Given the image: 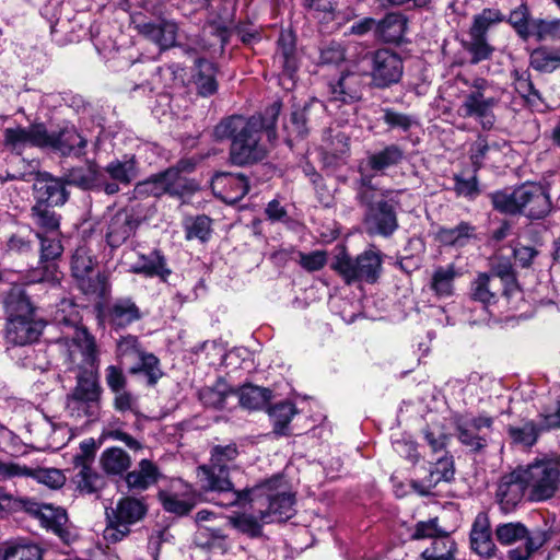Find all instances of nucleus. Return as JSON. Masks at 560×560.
<instances>
[{"label": "nucleus", "instance_id": "1", "mask_svg": "<svg viewBox=\"0 0 560 560\" xmlns=\"http://www.w3.org/2000/svg\"><path fill=\"white\" fill-rule=\"evenodd\" d=\"M238 456L236 444L217 445L211 451V464L199 467L198 478L206 490L217 492L222 499L218 502L222 506L252 502L265 521L275 514L285 517L290 514L292 498L288 487L280 476L266 480L250 489L235 490L229 479V470Z\"/></svg>", "mask_w": 560, "mask_h": 560}, {"label": "nucleus", "instance_id": "2", "mask_svg": "<svg viewBox=\"0 0 560 560\" xmlns=\"http://www.w3.org/2000/svg\"><path fill=\"white\" fill-rule=\"evenodd\" d=\"M281 112V103L273 102L264 116H231L223 119L214 128L218 140L231 139L230 161L237 166H244L262 161L267 149L260 143L265 130L270 142L277 138L276 124Z\"/></svg>", "mask_w": 560, "mask_h": 560}, {"label": "nucleus", "instance_id": "3", "mask_svg": "<svg viewBox=\"0 0 560 560\" xmlns=\"http://www.w3.org/2000/svg\"><path fill=\"white\" fill-rule=\"evenodd\" d=\"M103 388L94 371H81L74 387L66 396V412L77 422L92 423L100 419Z\"/></svg>", "mask_w": 560, "mask_h": 560}, {"label": "nucleus", "instance_id": "4", "mask_svg": "<svg viewBox=\"0 0 560 560\" xmlns=\"http://www.w3.org/2000/svg\"><path fill=\"white\" fill-rule=\"evenodd\" d=\"M467 91L458 113L464 118H474L483 129H491L495 121L494 108L501 102L502 90L493 81L476 78L465 81Z\"/></svg>", "mask_w": 560, "mask_h": 560}, {"label": "nucleus", "instance_id": "5", "mask_svg": "<svg viewBox=\"0 0 560 560\" xmlns=\"http://www.w3.org/2000/svg\"><path fill=\"white\" fill-rule=\"evenodd\" d=\"M497 540L503 546L522 541L523 545L508 551L509 560H529L548 540V534L541 528L529 530L521 522L499 524L494 529Z\"/></svg>", "mask_w": 560, "mask_h": 560}, {"label": "nucleus", "instance_id": "6", "mask_svg": "<svg viewBox=\"0 0 560 560\" xmlns=\"http://www.w3.org/2000/svg\"><path fill=\"white\" fill-rule=\"evenodd\" d=\"M364 226L369 235L392 236L399 228L397 210L400 207L398 192L383 190L380 198L362 205Z\"/></svg>", "mask_w": 560, "mask_h": 560}, {"label": "nucleus", "instance_id": "7", "mask_svg": "<svg viewBox=\"0 0 560 560\" xmlns=\"http://www.w3.org/2000/svg\"><path fill=\"white\" fill-rule=\"evenodd\" d=\"M533 502H544L555 497L560 489V458H545L522 469Z\"/></svg>", "mask_w": 560, "mask_h": 560}, {"label": "nucleus", "instance_id": "8", "mask_svg": "<svg viewBox=\"0 0 560 560\" xmlns=\"http://www.w3.org/2000/svg\"><path fill=\"white\" fill-rule=\"evenodd\" d=\"M382 264L380 252L365 250L354 258L343 252L336 256L331 268L347 284L374 283L380 278Z\"/></svg>", "mask_w": 560, "mask_h": 560}, {"label": "nucleus", "instance_id": "9", "mask_svg": "<svg viewBox=\"0 0 560 560\" xmlns=\"http://www.w3.org/2000/svg\"><path fill=\"white\" fill-rule=\"evenodd\" d=\"M56 346L68 370L93 371L97 363L95 338L85 328L75 329L71 338H61Z\"/></svg>", "mask_w": 560, "mask_h": 560}, {"label": "nucleus", "instance_id": "10", "mask_svg": "<svg viewBox=\"0 0 560 560\" xmlns=\"http://www.w3.org/2000/svg\"><path fill=\"white\" fill-rule=\"evenodd\" d=\"M492 427L493 418L483 415L458 417L455 421L458 441L474 453H480L488 446Z\"/></svg>", "mask_w": 560, "mask_h": 560}, {"label": "nucleus", "instance_id": "11", "mask_svg": "<svg viewBox=\"0 0 560 560\" xmlns=\"http://www.w3.org/2000/svg\"><path fill=\"white\" fill-rule=\"evenodd\" d=\"M21 477L32 478L50 489H59L66 482L63 472L57 468L26 466L0 458V481H8Z\"/></svg>", "mask_w": 560, "mask_h": 560}, {"label": "nucleus", "instance_id": "12", "mask_svg": "<svg viewBox=\"0 0 560 560\" xmlns=\"http://www.w3.org/2000/svg\"><path fill=\"white\" fill-rule=\"evenodd\" d=\"M371 78L375 88L385 89L402 77L404 63L400 56L389 49L383 48L371 54Z\"/></svg>", "mask_w": 560, "mask_h": 560}, {"label": "nucleus", "instance_id": "13", "mask_svg": "<svg viewBox=\"0 0 560 560\" xmlns=\"http://www.w3.org/2000/svg\"><path fill=\"white\" fill-rule=\"evenodd\" d=\"M521 201V214L532 220L548 215L552 203L548 190L539 184H523L516 194Z\"/></svg>", "mask_w": 560, "mask_h": 560}, {"label": "nucleus", "instance_id": "14", "mask_svg": "<svg viewBox=\"0 0 560 560\" xmlns=\"http://www.w3.org/2000/svg\"><path fill=\"white\" fill-rule=\"evenodd\" d=\"M104 320L114 330L126 329L142 318L140 307L129 296L114 299L103 311Z\"/></svg>", "mask_w": 560, "mask_h": 560}, {"label": "nucleus", "instance_id": "15", "mask_svg": "<svg viewBox=\"0 0 560 560\" xmlns=\"http://www.w3.org/2000/svg\"><path fill=\"white\" fill-rule=\"evenodd\" d=\"M44 327V320L36 315L7 318L5 340L13 346L32 343L39 338Z\"/></svg>", "mask_w": 560, "mask_h": 560}, {"label": "nucleus", "instance_id": "16", "mask_svg": "<svg viewBox=\"0 0 560 560\" xmlns=\"http://www.w3.org/2000/svg\"><path fill=\"white\" fill-rule=\"evenodd\" d=\"M523 470H514L501 477L495 498L500 509L510 513L522 502L527 488Z\"/></svg>", "mask_w": 560, "mask_h": 560}, {"label": "nucleus", "instance_id": "17", "mask_svg": "<svg viewBox=\"0 0 560 560\" xmlns=\"http://www.w3.org/2000/svg\"><path fill=\"white\" fill-rule=\"evenodd\" d=\"M44 142L43 148H49L62 155L74 154L77 156L84 153L88 143L73 126H66L58 131L50 132L45 127Z\"/></svg>", "mask_w": 560, "mask_h": 560}, {"label": "nucleus", "instance_id": "18", "mask_svg": "<svg viewBox=\"0 0 560 560\" xmlns=\"http://www.w3.org/2000/svg\"><path fill=\"white\" fill-rule=\"evenodd\" d=\"M212 191L224 202L233 205L249 190L248 179L241 173H217L211 180Z\"/></svg>", "mask_w": 560, "mask_h": 560}, {"label": "nucleus", "instance_id": "19", "mask_svg": "<svg viewBox=\"0 0 560 560\" xmlns=\"http://www.w3.org/2000/svg\"><path fill=\"white\" fill-rule=\"evenodd\" d=\"M288 492L290 493V495L292 498L291 511L288 516L278 517L275 514L273 516H270L269 521H265V520H262L260 513L258 511H255V509L252 506V502L249 500H246L242 503L232 504L231 506L237 505V506L245 508L246 505H248L250 513L249 514L243 513V514L232 516L229 518V522L231 523V525L234 528H236L241 533L246 534L249 537H258L261 535L260 522L266 523V524L273 523V522H284L293 516L295 498H294V494L291 493L289 490H288Z\"/></svg>", "mask_w": 560, "mask_h": 560}, {"label": "nucleus", "instance_id": "20", "mask_svg": "<svg viewBox=\"0 0 560 560\" xmlns=\"http://www.w3.org/2000/svg\"><path fill=\"white\" fill-rule=\"evenodd\" d=\"M273 63L281 69L280 78L293 82L299 68L295 36L290 31H282L277 40Z\"/></svg>", "mask_w": 560, "mask_h": 560}, {"label": "nucleus", "instance_id": "21", "mask_svg": "<svg viewBox=\"0 0 560 560\" xmlns=\"http://www.w3.org/2000/svg\"><path fill=\"white\" fill-rule=\"evenodd\" d=\"M35 203L40 206H62L68 199L65 183L48 173L37 176L33 184Z\"/></svg>", "mask_w": 560, "mask_h": 560}, {"label": "nucleus", "instance_id": "22", "mask_svg": "<svg viewBox=\"0 0 560 560\" xmlns=\"http://www.w3.org/2000/svg\"><path fill=\"white\" fill-rule=\"evenodd\" d=\"M3 141L7 148L18 154H21L28 145L43 148L45 143V125L34 124L28 127L8 128L4 131Z\"/></svg>", "mask_w": 560, "mask_h": 560}, {"label": "nucleus", "instance_id": "23", "mask_svg": "<svg viewBox=\"0 0 560 560\" xmlns=\"http://www.w3.org/2000/svg\"><path fill=\"white\" fill-rule=\"evenodd\" d=\"M454 478V465L451 457H444L433 464L428 475L411 481V488L420 495L435 494L434 489L440 482H450Z\"/></svg>", "mask_w": 560, "mask_h": 560}, {"label": "nucleus", "instance_id": "24", "mask_svg": "<svg viewBox=\"0 0 560 560\" xmlns=\"http://www.w3.org/2000/svg\"><path fill=\"white\" fill-rule=\"evenodd\" d=\"M470 547L474 552L482 558H492L497 546L491 534L490 520L487 513L480 512L474 520L470 534Z\"/></svg>", "mask_w": 560, "mask_h": 560}, {"label": "nucleus", "instance_id": "25", "mask_svg": "<svg viewBox=\"0 0 560 560\" xmlns=\"http://www.w3.org/2000/svg\"><path fill=\"white\" fill-rule=\"evenodd\" d=\"M325 106L323 102L313 100L303 106H293L289 119L284 122V129L289 137L298 139L305 138L310 132V124L312 122V114L324 113Z\"/></svg>", "mask_w": 560, "mask_h": 560}, {"label": "nucleus", "instance_id": "26", "mask_svg": "<svg viewBox=\"0 0 560 560\" xmlns=\"http://www.w3.org/2000/svg\"><path fill=\"white\" fill-rule=\"evenodd\" d=\"M138 221L133 213L127 209L117 211L108 221L106 242L113 247L122 245L136 231Z\"/></svg>", "mask_w": 560, "mask_h": 560}, {"label": "nucleus", "instance_id": "27", "mask_svg": "<svg viewBox=\"0 0 560 560\" xmlns=\"http://www.w3.org/2000/svg\"><path fill=\"white\" fill-rule=\"evenodd\" d=\"M133 23L141 35L155 43L161 49H167L175 44L177 25L174 22L166 20L138 22L137 18H133Z\"/></svg>", "mask_w": 560, "mask_h": 560}, {"label": "nucleus", "instance_id": "28", "mask_svg": "<svg viewBox=\"0 0 560 560\" xmlns=\"http://www.w3.org/2000/svg\"><path fill=\"white\" fill-rule=\"evenodd\" d=\"M96 259L86 245H80L71 258L72 276L80 282L85 293L93 292L95 285L92 283Z\"/></svg>", "mask_w": 560, "mask_h": 560}, {"label": "nucleus", "instance_id": "29", "mask_svg": "<svg viewBox=\"0 0 560 560\" xmlns=\"http://www.w3.org/2000/svg\"><path fill=\"white\" fill-rule=\"evenodd\" d=\"M511 288H501L499 279L488 276V273H479L471 282L470 298L483 305L485 310L494 304L500 293L510 294Z\"/></svg>", "mask_w": 560, "mask_h": 560}, {"label": "nucleus", "instance_id": "30", "mask_svg": "<svg viewBox=\"0 0 560 560\" xmlns=\"http://www.w3.org/2000/svg\"><path fill=\"white\" fill-rule=\"evenodd\" d=\"M60 232L55 235L43 234L40 232L35 233V237L40 242V258L39 262L44 265L48 275L44 276L46 280H57L56 264L54 262L59 258L63 252V246L60 241Z\"/></svg>", "mask_w": 560, "mask_h": 560}, {"label": "nucleus", "instance_id": "31", "mask_svg": "<svg viewBox=\"0 0 560 560\" xmlns=\"http://www.w3.org/2000/svg\"><path fill=\"white\" fill-rule=\"evenodd\" d=\"M160 476V470L153 462L142 459L136 469L126 475L125 481L130 490L144 491L156 483Z\"/></svg>", "mask_w": 560, "mask_h": 560}, {"label": "nucleus", "instance_id": "32", "mask_svg": "<svg viewBox=\"0 0 560 560\" xmlns=\"http://www.w3.org/2000/svg\"><path fill=\"white\" fill-rule=\"evenodd\" d=\"M402 159L404 151L396 144H389L383 150L370 153L364 163L374 175H383L387 168L398 165Z\"/></svg>", "mask_w": 560, "mask_h": 560}, {"label": "nucleus", "instance_id": "33", "mask_svg": "<svg viewBox=\"0 0 560 560\" xmlns=\"http://www.w3.org/2000/svg\"><path fill=\"white\" fill-rule=\"evenodd\" d=\"M36 514L44 527L55 533L61 539H67L69 530L67 527L68 516L65 509L43 504L37 508Z\"/></svg>", "mask_w": 560, "mask_h": 560}, {"label": "nucleus", "instance_id": "34", "mask_svg": "<svg viewBox=\"0 0 560 560\" xmlns=\"http://www.w3.org/2000/svg\"><path fill=\"white\" fill-rule=\"evenodd\" d=\"M130 271L148 277L158 276L163 280L171 273L166 267V260L160 250L154 249L148 255H140L138 260L131 265Z\"/></svg>", "mask_w": 560, "mask_h": 560}, {"label": "nucleus", "instance_id": "35", "mask_svg": "<svg viewBox=\"0 0 560 560\" xmlns=\"http://www.w3.org/2000/svg\"><path fill=\"white\" fill-rule=\"evenodd\" d=\"M407 28V19L400 13H388L377 21L376 37L386 43H399Z\"/></svg>", "mask_w": 560, "mask_h": 560}, {"label": "nucleus", "instance_id": "36", "mask_svg": "<svg viewBox=\"0 0 560 560\" xmlns=\"http://www.w3.org/2000/svg\"><path fill=\"white\" fill-rule=\"evenodd\" d=\"M3 304L7 318L36 315L35 307L22 287L11 288L4 298Z\"/></svg>", "mask_w": 560, "mask_h": 560}, {"label": "nucleus", "instance_id": "37", "mask_svg": "<svg viewBox=\"0 0 560 560\" xmlns=\"http://www.w3.org/2000/svg\"><path fill=\"white\" fill-rule=\"evenodd\" d=\"M501 153V145L498 141H488L479 136L470 145L469 159L475 173L486 165L487 162H495Z\"/></svg>", "mask_w": 560, "mask_h": 560}, {"label": "nucleus", "instance_id": "38", "mask_svg": "<svg viewBox=\"0 0 560 560\" xmlns=\"http://www.w3.org/2000/svg\"><path fill=\"white\" fill-rule=\"evenodd\" d=\"M459 275L454 264L439 266L433 270L430 289L440 299L450 298L454 293V280Z\"/></svg>", "mask_w": 560, "mask_h": 560}, {"label": "nucleus", "instance_id": "39", "mask_svg": "<svg viewBox=\"0 0 560 560\" xmlns=\"http://www.w3.org/2000/svg\"><path fill=\"white\" fill-rule=\"evenodd\" d=\"M105 173L121 185H129L139 174L138 162L135 155H125L121 160L115 159L105 166Z\"/></svg>", "mask_w": 560, "mask_h": 560}, {"label": "nucleus", "instance_id": "40", "mask_svg": "<svg viewBox=\"0 0 560 560\" xmlns=\"http://www.w3.org/2000/svg\"><path fill=\"white\" fill-rule=\"evenodd\" d=\"M360 98L359 77L353 73L341 75L338 82L331 85V103L351 104Z\"/></svg>", "mask_w": 560, "mask_h": 560}, {"label": "nucleus", "instance_id": "41", "mask_svg": "<svg viewBox=\"0 0 560 560\" xmlns=\"http://www.w3.org/2000/svg\"><path fill=\"white\" fill-rule=\"evenodd\" d=\"M235 389L222 378L218 380L213 386H206L199 390V399L206 407L222 409L226 406V400L234 396Z\"/></svg>", "mask_w": 560, "mask_h": 560}, {"label": "nucleus", "instance_id": "42", "mask_svg": "<svg viewBox=\"0 0 560 560\" xmlns=\"http://www.w3.org/2000/svg\"><path fill=\"white\" fill-rule=\"evenodd\" d=\"M159 499L165 511L176 515L189 513L195 505L194 495L189 490L183 493H178L174 490H164L159 493Z\"/></svg>", "mask_w": 560, "mask_h": 560}, {"label": "nucleus", "instance_id": "43", "mask_svg": "<svg viewBox=\"0 0 560 560\" xmlns=\"http://www.w3.org/2000/svg\"><path fill=\"white\" fill-rule=\"evenodd\" d=\"M438 237L444 245L463 247L476 237V226L462 221L454 228H441Z\"/></svg>", "mask_w": 560, "mask_h": 560}, {"label": "nucleus", "instance_id": "44", "mask_svg": "<svg viewBox=\"0 0 560 560\" xmlns=\"http://www.w3.org/2000/svg\"><path fill=\"white\" fill-rule=\"evenodd\" d=\"M52 208L54 207L40 206V203H34V206H32L31 218L33 224L38 229L37 232L51 235L59 232L60 218Z\"/></svg>", "mask_w": 560, "mask_h": 560}, {"label": "nucleus", "instance_id": "45", "mask_svg": "<svg viewBox=\"0 0 560 560\" xmlns=\"http://www.w3.org/2000/svg\"><path fill=\"white\" fill-rule=\"evenodd\" d=\"M147 513V508L142 500L126 497L119 500L116 510H113V516L128 526L140 521Z\"/></svg>", "mask_w": 560, "mask_h": 560}, {"label": "nucleus", "instance_id": "46", "mask_svg": "<svg viewBox=\"0 0 560 560\" xmlns=\"http://www.w3.org/2000/svg\"><path fill=\"white\" fill-rule=\"evenodd\" d=\"M462 46L470 56L469 62L471 65H478L490 59L494 51V47L488 42L487 36L474 33H468V37L462 42Z\"/></svg>", "mask_w": 560, "mask_h": 560}, {"label": "nucleus", "instance_id": "47", "mask_svg": "<svg viewBox=\"0 0 560 560\" xmlns=\"http://www.w3.org/2000/svg\"><path fill=\"white\" fill-rule=\"evenodd\" d=\"M508 435L513 444L532 447L541 433V428L533 420L523 421L517 425H509Z\"/></svg>", "mask_w": 560, "mask_h": 560}, {"label": "nucleus", "instance_id": "48", "mask_svg": "<svg viewBox=\"0 0 560 560\" xmlns=\"http://www.w3.org/2000/svg\"><path fill=\"white\" fill-rule=\"evenodd\" d=\"M298 410L293 402L281 401L269 409V416L273 424V432L277 435L291 434L289 424Z\"/></svg>", "mask_w": 560, "mask_h": 560}, {"label": "nucleus", "instance_id": "49", "mask_svg": "<svg viewBox=\"0 0 560 560\" xmlns=\"http://www.w3.org/2000/svg\"><path fill=\"white\" fill-rule=\"evenodd\" d=\"M513 86L522 98L530 106H537L541 101L538 90L535 89L530 73L526 69H514L511 73Z\"/></svg>", "mask_w": 560, "mask_h": 560}, {"label": "nucleus", "instance_id": "50", "mask_svg": "<svg viewBox=\"0 0 560 560\" xmlns=\"http://www.w3.org/2000/svg\"><path fill=\"white\" fill-rule=\"evenodd\" d=\"M77 489L84 494L97 493L106 485L104 476L95 471L91 466L83 463L74 477Z\"/></svg>", "mask_w": 560, "mask_h": 560}, {"label": "nucleus", "instance_id": "51", "mask_svg": "<svg viewBox=\"0 0 560 560\" xmlns=\"http://www.w3.org/2000/svg\"><path fill=\"white\" fill-rule=\"evenodd\" d=\"M103 469L109 475H121L131 465L129 455L119 447L106 448L101 455Z\"/></svg>", "mask_w": 560, "mask_h": 560}, {"label": "nucleus", "instance_id": "52", "mask_svg": "<svg viewBox=\"0 0 560 560\" xmlns=\"http://www.w3.org/2000/svg\"><path fill=\"white\" fill-rule=\"evenodd\" d=\"M270 394L271 392L267 388L254 385H244L240 389L235 390L234 396L238 397L241 406L255 410L262 408L268 402Z\"/></svg>", "mask_w": 560, "mask_h": 560}, {"label": "nucleus", "instance_id": "53", "mask_svg": "<svg viewBox=\"0 0 560 560\" xmlns=\"http://www.w3.org/2000/svg\"><path fill=\"white\" fill-rule=\"evenodd\" d=\"M528 38L537 40H556L560 38V20L558 19H532Z\"/></svg>", "mask_w": 560, "mask_h": 560}, {"label": "nucleus", "instance_id": "54", "mask_svg": "<svg viewBox=\"0 0 560 560\" xmlns=\"http://www.w3.org/2000/svg\"><path fill=\"white\" fill-rule=\"evenodd\" d=\"M196 67L198 69L196 84L199 93L202 96L212 95L218 89L214 65L206 59H198Z\"/></svg>", "mask_w": 560, "mask_h": 560}, {"label": "nucleus", "instance_id": "55", "mask_svg": "<svg viewBox=\"0 0 560 560\" xmlns=\"http://www.w3.org/2000/svg\"><path fill=\"white\" fill-rule=\"evenodd\" d=\"M455 542L447 535L438 536L431 546L422 551L424 560H454Z\"/></svg>", "mask_w": 560, "mask_h": 560}, {"label": "nucleus", "instance_id": "56", "mask_svg": "<svg viewBox=\"0 0 560 560\" xmlns=\"http://www.w3.org/2000/svg\"><path fill=\"white\" fill-rule=\"evenodd\" d=\"M518 187L513 189L512 191L505 189V190H499L493 194H491V202L493 208L505 214H521V201L518 200L517 194Z\"/></svg>", "mask_w": 560, "mask_h": 560}, {"label": "nucleus", "instance_id": "57", "mask_svg": "<svg viewBox=\"0 0 560 560\" xmlns=\"http://www.w3.org/2000/svg\"><path fill=\"white\" fill-rule=\"evenodd\" d=\"M370 170L365 166L364 161L359 165V172L361 174L360 178L357 182V200L362 206L371 200L380 198V194L383 190H377L372 184V178L374 174H368Z\"/></svg>", "mask_w": 560, "mask_h": 560}, {"label": "nucleus", "instance_id": "58", "mask_svg": "<svg viewBox=\"0 0 560 560\" xmlns=\"http://www.w3.org/2000/svg\"><path fill=\"white\" fill-rule=\"evenodd\" d=\"M66 183L82 189H91L98 186V173L95 165L88 168H73L66 176Z\"/></svg>", "mask_w": 560, "mask_h": 560}, {"label": "nucleus", "instance_id": "59", "mask_svg": "<svg viewBox=\"0 0 560 560\" xmlns=\"http://www.w3.org/2000/svg\"><path fill=\"white\" fill-rule=\"evenodd\" d=\"M560 62V49L537 48L530 54V66L544 72L555 70Z\"/></svg>", "mask_w": 560, "mask_h": 560}, {"label": "nucleus", "instance_id": "60", "mask_svg": "<svg viewBox=\"0 0 560 560\" xmlns=\"http://www.w3.org/2000/svg\"><path fill=\"white\" fill-rule=\"evenodd\" d=\"M35 233L31 228H24L13 233L7 241L8 250L20 255L32 252Z\"/></svg>", "mask_w": 560, "mask_h": 560}, {"label": "nucleus", "instance_id": "61", "mask_svg": "<svg viewBox=\"0 0 560 560\" xmlns=\"http://www.w3.org/2000/svg\"><path fill=\"white\" fill-rule=\"evenodd\" d=\"M43 549L35 542H21L5 550L3 560H42Z\"/></svg>", "mask_w": 560, "mask_h": 560}, {"label": "nucleus", "instance_id": "62", "mask_svg": "<svg viewBox=\"0 0 560 560\" xmlns=\"http://www.w3.org/2000/svg\"><path fill=\"white\" fill-rule=\"evenodd\" d=\"M502 21L500 11L495 9H485L481 13L474 16L472 24L468 33L487 36L490 27Z\"/></svg>", "mask_w": 560, "mask_h": 560}, {"label": "nucleus", "instance_id": "63", "mask_svg": "<svg viewBox=\"0 0 560 560\" xmlns=\"http://www.w3.org/2000/svg\"><path fill=\"white\" fill-rule=\"evenodd\" d=\"M138 358L140 360V365L131 368L130 373L137 374L143 372L148 376L149 383L155 384L161 376L158 358L152 353H145L143 351L138 355Z\"/></svg>", "mask_w": 560, "mask_h": 560}, {"label": "nucleus", "instance_id": "64", "mask_svg": "<svg viewBox=\"0 0 560 560\" xmlns=\"http://www.w3.org/2000/svg\"><path fill=\"white\" fill-rule=\"evenodd\" d=\"M211 234V219L207 215H198L186 224V237L208 241Z\"/></svg>", "mask_w": 560, "mask_h": 560}]
</instances>
